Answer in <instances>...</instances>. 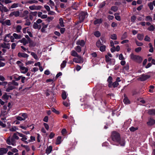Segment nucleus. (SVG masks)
<instances>
[{
  "mask_svg": "<svg viewBox=\"0 0 155 155\" xmlns=\"http://www.w3.org/2000/svg\"><path fill=\"white\" fill-rule=\"evenodd\" d=\"M18 56L19 57H23L24 58H28V55L25 53L19 52L18 54Z\"/></svg>",
  "mask_w": 155,
  "mask_h": 155,
  "instance_id": "15",
  "label": "nucleus"
},
{
  "mask_svg": "<svg viewBox=\"0 0 155 155\" xmlns=\"http://www.w3.org/2000/svg\"><path fill=\"white\" fill-rule=\"evenodd\" d=\"M124 98L123 100V101L124 103L126 104H129L130 101L128 98L125 96V95H124Z\"/></svg>",
  "mask_w": 155,
  "mask_h": 155,
  "instance_id": "26",
  "label": "nucleus"
},
{
  "mask_svg": "<svg viewBox=\"0 0 155 155\" xmlns=\"http://www.w3.org/2000/svg\"><path fill=\"white\" fill-rule=\"evenodd\" d=\"M111 138L114 143V145L117 146L120 145L122 146L125 145V140L123 138H120V134L118 133L115 131H113L111 133Z\"/></svg>",
  "mask_w": 155,
  "mask_h": 155,
  "instance_id": "1",
  "label": "nucleus"
},
{
  "mask_svg": "<svg viewBox=\"0 0 155 155\" xmlns=\"http://www.w3.org/2000/svg\"><path fill=\"white\" fill-rule=\"evenodd\" d=\"M100 48V51L102 52H103L105 50L106 46L104 45H103L101 46Z\"/></svg>",
  "mask_w": 155,
  "mask_h": 155,
  "instance_id": "44",
  "label": "nucleus"
},
{
  "mask_svg": "<svg viewBox=\"0 0 155 155\" xmlns=\"http://www.w3.org/2000/svg\"><path fill=\"white\" fill-rule=\"evenodd\" d=\"M87 14V12H81L80 14L79 18L81 21H83L84 20Z\"/></svg>",
  "mask_w": 155,
  "mask_h": 155,
  "instance_id": "10",
  "label": "nucleus"
},
{
  "mask_svg": "<svg viewBox=\"0 0 155 155\" xmlns=\"http://www.w3.org/2000/svg\"><path fill=\"white\" fill-rule=\"evenodd\" d=\"M38 2V1L36 0H29L27 1L28 4H32L33 3L37 4Z\"/></svg>",
  "mask_w": 155,
  "mask_h": 155,
  "instance_id": "31",
  "label": "nucleus"
},
{
  "mask_svg": "<svg viewBox=\"0 0 155 155\" xmlns=\"http://www.w3.org/2000/svg\"><path fill=\"white\" fill-rule=\"evenodd\" d=\"M62 97L63 100H65L67 97L65 91H63L62 94Z\"/></svg>",
  "mask_w": 155,
  "mask_h": 155,
  "instance_id": "45",
  "label": "nucleus"
},
{
  "mask_svg": "<svg viewBox=\"0 0 155 155\" xmlns=\"http://www.w3.org/2000/svg\"><path fill=\"white\" fill-rule=\"evenodd\" d=\"M11 151L13 153H15L14 155H19L18 153V151L17 149L15 148L12 149L11 150Z\"/></svg>",
  "mask_w": 155,
  "mask_h": 155,
  "instance_id": "42",
  "label": "nucleus"
},
{
  "mask_svg": "<svg viewBox=\"0 0 155 155\" xmlns=\"http://www.w3.org/2000/svg\"><path fill=\"white\" fill-rule=\"evenodd\" d=\"M85 43V41L83 40H78L77 41L76 43V44L77 45H80L82 47H83L84 46Z\"/></svg>",
  "mask_w": 155,
  "mask_h": 155,
  "instance_id": "12",
  "label": "nucleus"
},
{
  "mask_svg": "<svg viewBox=\"0 0 155 155\" xmlns=\"http://www.w3.org/2000/svg\"><path fill=\"white\" fill-rule=\"evenodd\" d=\"M42 7L40 5H33L29 6V8L31 10H40Z\"/></svg>",
  "mask_w": 155,
  "mask_h": 155,
  "instance_id": "6",
  "label": "nucleus"
},
{
  "mask_svg": "<svg viewBox=\"0 0 155 155\" xmlns=\"http://www.w3.org/2000/svg\"><path fill=\"white\" fill-rule=\"evenodd\" d=\"M2 23L3 25L8 26H10L11 25L10 20L8 19L4 21H2Z\"/></svg>",
  "mask_w": 155,
  "mask_h": 155,
  "instance_id": "17",
  "label": "nucleus"
},
{
  "mask_svg": "<svg viewBox=\"0 0 155 155\" xmlns=\"http://www.w3.org/2000/svg\"><path fill=\"white\" fill-rule=\"evenodd\" d=\"M21 28H22L21 25H18L17 26L16 28V32L17 33L20 32Z\"/></svg>",
  "mask_w": 155,
  "mask_h": 155,
  "instance_id": "39",
  "label": "nucleus"
},
{
  "mask_svg": "<svg viewBox=\"0 0 155 155\" xmlns=\"http://www.w3.org/2000/svg\"><path fill=\"white\" fill-rule=\"evenodd\" d=\"M130 57L131 60L139 63H141L143 60L141 56L134 55L133 53H131L130 54Z\"/></svg>",
  "mask_w": 155,
  "mask_h": 155,
  "instance_id": "2",
  "label": "nucleus"
},
{
  "mask_svg": "<svg viewBox=\"0 0 155 155\" xmlns=\"http://www.w3.org/2000/svg\"><path fill=\"white\" fill-rule=\"evenodd\" d=\"M59 24L60 25V26L62 27H64V22H63V19L62 18H60L59 19Z\"/></svg>",
  "mask_w": 155,
  "mask_h": 155,
  "instance_id": "41",
  "label": "nucleus"
},
{
  "mask_svg": "<svg viewBox=\"0 0 155 155\" xmlns=\"http://www.w3.org/2000/svg\"><path fill=\"white\" fill-rule=\"evenodd\" d=\"M41 27V26L40 25L38 24L36 22L34 23L33 25V27L34 29H40Z\"/></svg>",
  "mask_w": 155,
  "mask_h": 155,
  "instance_id": "21",
  "label": "nucleus"
},
{
  "mask_svg": "<svg viewBox=\"0 0 155 155\" xmlns=\"http://www.w3.org/2000/svg\"><path fill=\"white\" fill-rule=\"evenodd\" d=\"M154 29L155 28L154 26L153 25H151L148 28L147 30L150 31H153L154 30Z\"/></svg>",
  "mask_w": 155,
  "mask_h": 155,
  "instance_id": "52",
  "label": "nucleus"
},
{
  "mask_svg": "<svg viewBox=\"0 0 155 155\" xmlns=\"http://www.w3.org/2000/svg\"><path fill=\"white\" fill-rule=\"evenodd\" d=\"M19 115L17 117L16 119L20 121L24 120L28 117V115L26 113L21 114Z\"/></svg>",
  "mask_w": 155,
  "mask_h": 155,
  "instance_id": "4",
  "label": "nucleus"
},
{
  "mask_svg": "<svg viewBox=\"0 0 155 155\" xmlns=\"http://www.w3.org/2000/svg\"><path fill=\"white\" fill-rule=\"evenodd\" d=\"M18 132H16L15 133H14L12 137L14 138V139L15 140H18L19 139V137H18Z\"/></svg>",
  "mask_w": 155,
  "mask_h": 155,
  "instance_id": "29",
  "label": "nucleus"
},
{
  "mask_svg": "<svg viewBox=\"0 0 155 155\" xmlns=\"http://www.w3.org/2000/svg\"><path fill=\"white\" fill-rule=\"evenodd\" d=\"M73 60L74 62L77 63H82L83 62V58L80 55L76 58H74Z\"/></svg>",
  "mask_w": 155,
  "mask_h": 155,
  "instance_id": "5",
  "label": "nucleus"
},
{
  "mask_svg": "<svg viewBox=\"0 0 155 155\" xmlns=\"http://www.w3.org/2000/svg\"><path fill=\"white\" fill-rule=\"evenodd\" d=\"M10 15L12 16L14 15L15 17H18L20 15V13L19 11H15L11 13Z\"/></svg>",
  "mask_w": 155,
  "mask_h": 155,
  "instance_id": "22",
  "label": "nucleus"
},
{
  "mask_svg": "<svg viewBox=\"0 0 155 155\" xmlns=\"http://www.w3.org/2000/svg\"><path fill=\"white\" fill-rule=\"evenodd\" d=\"M6 126L5 122H3L2 121H0V126H1L2 128H4Z\"/></svg>",
  "mask_w": 155,
  "mask_h": 155,
  "instance_id": "56",
  "label": "nucleus"
},
{
  "mask_svg": "<svg viewBox=\"0 0 155 155\" xmlns=\"http://www.w3.org/2000/svg\"><path fill=\"white\" fill-rule=\"evenodd\" d=\"M18 135L20 137H22L21 139V140L22 141L26 144H28V141H26L27 140V136L19 133H18Z\"/></svg>",
  "mask_w": 155,
  "mask_h": 155,
  "instance_id": "8",
  "label": "nucleus"
},
{
  "mask_svg": "<svg viewBox=\"0 0 155 155\" xmlns=\"http://www.w3.org/2000/svg\"><path fill=\"white\" fill-rule=\"evenodd\" d=\"M61 136H58L57 137L56 140V144H59L61 143Z\"/></svg>",
  "mask_w": 155,
  "mask_h": 155,
  "instance_id": "30",
  "label": "nucleus"
},
{
  "mask_svg": "<svg viewBox=\"0 0 155 155\" xmlns=\"http://www.w3.org/2000/svg\"><path fill=\"white\" fill-rule=\"evenodd\" d=\"M135 42L137 46H141L143 45V44L142 43L139 42L137 41H136Z\"/></svg>",
  "mask_w": 155,
  "mask_h": 155,
  "instance_id": "63",
  "label": "nucleus"
},
{
  "mask_svg": "<svg viewBox=\"0 0 155 155\" xmlns=\"http://www.w3.org/2000/svg\"><path fill=\"white\" fill-rule=\"evenodd\" d=\"M20 42L23 44V45H26L28 43V42L26 39L25 38H23L20 41Z\"/></svg>",
  "mask_w": 155,
  "mask_h": 155,
  "instance_id": "32",
  "label": "nucleus"
},
{
  "mask_svg": "<svg viewBox=\"0 0 155 155\" xmlns=\"http://www.w3.org/2000/svg\"><path fill=\"white\" fill-rule=\"evenodd\" d=\"M154 88V86L153 85H150V89L149 90V91L150 93H153V89Z\"/></svg>",
  "mask_w": 155,
  "mask_h": 155,
  "instance_id": "60",
  "label": "nucleus"
},
{
  "mask_svg": "<svg viewBox=\"0 0 155 155\" xmlns=\"http://www.w3.org/2000/svg\"><path fill=\"white\" fill-rule=\"evenodd\" d=\"M13 77L16 81H18L21 79V76H19L17 74L14 75Z\"/></svg>",
  "mask_w": 155,
  "mask_h": 155,
  "instance_id": "33",
  "label": "nucleus"
},
{
  "mask_svg": "<svg viewBox=\"0 0 155 155\" xmlns=\"http://www.w3.org/2000/svg\"><path fill=\"white\" fill-rule=\"evenodd\" d=\"M112 77L111 76H109L107 80V81L109 83L108 86L109 87H112Z\"/></svg>",
  "mask_w": 155,
  "mask_h": 155,
  "instance_id": "20",
  "label": "nucleus"
},
{
  "mask_svg": "<svg viewBox=\"0 0 155 155\" xmlns=\"http://www.w3.org/2000/svg\"><path fill=\"white\" fill-rule=\"evenodd\" d=\"M71 56L75 57H77L79 56L77 53L74 50H72L71 51Z\"/></svg>",
  "mask_w": 155,
  "mask_h": 155,
  "instance_id": "27",
  "label": "nucleus"
},
{
  "mask_svg": "<svg viewBox=\"0 0 155 155\" xmlns=\"http://www.w3.org/2000/svg\"><path fill=\"white\" fill-rule=\"evenodd\" d=\"M138 129V128L137 127H130L129 129L132 132H134L135 130H137Z\"/></svg>",
  "mask_w": 155,
  "mask_h": 155,
  "instance_id": "55",
  "label": "nucleus"
},
{
  "mask_svg": "<svg viewBox=\"0 0 155 155\" xmlns=\"http://www.w3.org/2000/svg\"><path fill=\"white\" fill-rule=\"evenodd\" d=\"M18 128L16 126H12L9 129V130L10 131L14 132L15 131L17 130H18Z\"/></svg>",
  "mask_w": 155,
  "mask_h": 155,
  "instance_id": "35",
  "label": "nucleus"
},
{
  "mask_svg": "<svg viewBox=\"0 0 155 155\" xmlns=\"http://www.w3.org/2000/svg\"><path fill=\"white\" fill-rule=\"evenodd\" d=\"M150 77V76L146 74H143L141 75L138 79V80L141 81H143L146 80Z\"/></svg>",
  "mask_w": 155,
  "mask_h": 155,
  "instance_id": "7",
  "label": "nucleus"
},
{
  "mask_svg": "<svg viewBox=\"0 0 155 155\" xmlns=\"http://www.w3.org/2000/svg\"><path fill=\"white\" fill-rule=\"evenodd\" d=\"M10 34H7L6 35L4 38V41H5L8 42L10 41Z\"/></svg>",
  "mask_w": 155,
  "mask_h": 155,
  "instance_id": "24",
  "label": "nucleus"
},
{
  "mask_svg": "<svg viewBox=\"0 0 155 155\" xmlns=\"http://www.w3.org/2000/svg\"><path fill=\"white\" fill-rule=\"evenodd\" d=\"M31 54L32 56L35 59H38V57L36 54L34 52H31Z\"/></svg>",
  "mask_w": 155,
  "mask_h": 155,
  "instance_id": "48",
  "label": "nucleus"
},
{
  "mask_svg": "<svg viewBox=\"0 0 155 155\" xmlns=\"http://www.w3.org/2000/svg\"><path fill=\"white\" fill-rule=\"evenodd\" d=\"M127 37V33L125 32L122 35L121 38V39L122 40H124Z\"/></svg>",
  "mask_w": 155,
  "mask_h": 155,
  "instance_id": "40",
  "label": "nucleus"
},
{
  "mask_svg": "<svg viewBox=\"0 0 155 155\" xmlns=\"http://www.w3.org/2000/svg\"><path fill=\"white\" fill-rule=\"evenodd\" d=\"M21 146L24 147L26 150L28 152L30 150V149L28 146L21 144Z\"/></svg>",
  "mask_w": 155,
  "mask_h": 155,
  "instance_id": "49",
  "label": "nucleus"
},
{
  "mask_svg": "<svg viewBox=\"0 0 155 155\" xmlns=\"http://www.w3.org/2000/svg\"><path fill=\"white\" fill-rule=\"evenodd\" d=\"M136 19V17L135 16L133 15L131 16V21L134 22Z\"/></svg>",
  "mask_w": 155,
  "mask_h": 155,
  "instance_id": "64",
  "label": "nucleus"
},
{
  "mask_svg": "<svg viewBox=\"0 0 155 155\" xmlns=\"http://www.w3.org/2000/svg\"><path fill=\"white\" fill-rule=\"evenodd\" d=\"M35 137L34 136H31L30 137V140H28V143L32 142L35 140Z\"/></svg>",
  "mask_w": 155,
  "mask_h": 155,
  "instance_id": "62",
  "label": "nucleus"
},
{
  "mask_svg": "<svg viewBox=\"0 0 155 155\" xmlns=\"http://www.w3.org/2000/svg\"><path fill=\"white\" fill-rule=\"evenodd\" d=\"M9 96L7 95L6 94H4L2 97L3 99L6 100H8L9 98Z\"/></svg>",
  "mask_w": 155,
  "mask_h": 155,
  "instance_id": "54",
  "label": "nucleus"
},
{
  "mask_svg": "<svg viewBox=\"0 0 155 155\" xmlns=\"http://www.w3.org/2000/svg\"><path fill=\"white\" fill-rule=\"evenodd\" d=\"M29 13L28 11L25 10L22 12H21L20 14V16L21 17H25V18H28V15Z\"/></svg>",
  "mask_w": 155,
  "mask_h": 155,
  "instance_id": "11",
  "label": "nucleus"
},
{
  "mask_svg": "<svg viewBox=\"0 0 155 155\" xmlns=\"http://www.w3.org/2000/svg\"><path fill=\"white\" fill-rule=\"evenodd\" d=\"M53 147L52 146H50L49 147H48L46 149V153L48 154L51 153Z\"/></svg>",
  "mask_w": 155,
  "mask_h": 155,
  "instance_id": "19",
  "label": "nucleus"
},
{
  "mask_svg": "<svg viewBox=\"0 0 155 155\" xmlns=\"http://www.w3.org/2000/svg\"><path fill=\"white\" fill-rule=\"evenodd\" d=\"M63 105L66 107H68L70 106V104L69 100H67L65 101H64L63 102Z\"/></svg>",
  "mask_w": 155,
  "mask_h": 155,
  "instance_id": "28",
  "label": "nucleus"
},
{
  "mask_svg": "<svg viewBox=\"0 0 155 155\" xmlns=\"http://www.w3.org/2000/svg\"><path fill=\"white\" fill-rule=\"evenodd\" d=\"M115 18L117 21H120L121 20L120 16L119 15V14L117 13H115L114 14Z\"/></svg>",
  "mask_w": 155,
  "mask_h": 155,
  "instance_id": "34",
  "label": "nucleus"
},
{
  "mask_svg": "<svg viewBox=\"0 0 155 155\" xmlns=\"http://www.w3.org/2000/svg\"><path fill=\"white\" fill-rule=\"evenodd\" d=\"M7 143L9 145H12L13 146L16 145V141L12 137H9L6 140Z\"/></svg>",
  "mask_w": 155,
  "mask_h": 155,
  "instance_id": "3",
  "label": "nucleus"
},
{
  "mask_svg": "<svg viewBox=\"0 0 155 155\" xmlns=\"http://www.w3.org/2000/svg\"><path fill=\"white\" fill-rule=\"evenodd\" d=\"M112 86L114 87H115L118 86L119 85V83L117 81H115L112 84Z\"/></svg>",
  "mask_w": 155,
  "mask_h": 155,
  "instance_id": "58",
  "label": "nucleus"
},
{
  "mask_svg": "<svg viewBox=\"0 0 155 155\" xmlns=\"http://www.w3.org/2000/svg\"><path fill=\"white\" fill-rule=\"evenodd\" d=\"M66 63L67 61H66L64 60L63 61L61 65V68H64L66 65Z\"/></svg>",
  "mask_w": 155,
  "mask_h": 155,
  "instance_id": "50",
  "label": "nucleus"
},
{
  "mask_svg": "<svg viewBox=\"0 0 155 155\" xmlns=\"http://www.w3.org/2000/svg\"><path fill=\"white\" fill-rule=\"evenodd\" d=\"M155 123V120L153 119L150 118L149 119L148 121L147 122V124L148 125H152Z\"/></svg>",
  "mask_w": 155,
  "mask_h": 155,
  "instance_id": "18",
  "label": "nucleus"
},
{
  "mask_svg": "<svg viewBox=\"0 0 155 155\" xmlns=\"http://www.w3.org/2000/svg\"><path fill=\"white\" fill-rule=\"evenodd\" d=\"M111 38L113 40H116L117 39V36L116 34H114L111 35Z\"/></svg>",
  "mask_w": 155,
  "mask_h": 155,
  "instance_id": "57",
  "label": "nucleus"
},
{
  "mask_svg": "<svg viewBox=\"0 0 155 155\" xmlns=\"http://www.w3.org/2000/svg\"><path fill=\"white\" fill-rule=\"evenodd\" d=\"M94 35L97 37H99L101 36V33L99 31H97L94 32Z\"/></svg>",
  "mask_w": 155,
  "mask_h": 155,
  "instance_id": "47",
  "label": "nucleus"
},
{
  "mask_svg": "<svg viewBox=\"0 0 155 155\" xmlns=\"http://www.w3.org/2000/svg\"><path fill=\"white\" fill-rule=\"evenodd\" d=\"M144 37V35L143 34H138L137 35V38L138 40L141 41L143 40Z\"/></svg>",
  "mask_w": 155,
  "mask_h": 155,
  "instance_id": "37",
  "label": "nucleus"
},
{
  "mask_svg": "<svg viewBox=\"0 0 155 155\" xmlns=\"http://www.w3.org/2000/svg\"><path fill=\"white\" fill-rule=\"evenodd\" d=\"M47 4L50 6L51 8H53L54 6V2L51 0H50Z\"/></svg>",
  "mask_w": 155,
  "mask_h": 155,
  "instance_id": "36",
  "label": "nucleus"
},
{
  "mask_svg": "<svg viewBox=\"0 0 155 155\" xmlns=\"http://www.w3.org/2000/svg\"><path fill=\"white\" fill-rule=\"evenodd\" d=\"M2 48L9 49L10 48V45L9 43H3L1 44Z\"/></svg>",
  "mask_w": 155,
  "mask_h": 155,
  "instance_id": "13",
  "label": "nucleus"
},
{
  "mask_svg": "<svg viewBox=\"0 0 155 155\" xmlns=\"http://www.w3.org/2000/svg\"><path fill=\"white\" fill-rule=\"evenodd\" d=\"M19 4L18 3H14L10 7V8H14L18 7Z\"/></svg>",
  "mask_w": 155,
  "mask_h": 155,
  "instance_id": "53",
  "label": "nucleus"
},
{
  "mask_svg": "<svg viewBox=\"0 0 155 155\" xmlns=\"http://www.w3.org/2000/svg\"><path fill=\"white\" fill-rule=\"evenodd\" d=\"M21 72L22 73L25 74L28 71V68L23 66V64H22L19 65Z\"/></svg>",
  "mask_w": 155,
  "mask_h": 155,
  "instance_id": "9",
  "label": "nucleus"
},
{
  "mask_svg": "<svg viewBox=\"0 0 155 155\" xmlns=\"http://www.w3.org/2000/svg\"><path fill=\"white\" fill-rule=\"evenodd\" d=\"M148 6L149 7V8L151 10H152L153 9V5L152 2H151L148 3Z\"/></svg>",
  "mask_w": 155,
  "mask_h": 155,
  "instance_id": "51",
  "label": "nucleus"
},
{
  "mask_svg": "<svg viewBox=\"0 0 155 155\" xmlns=\"http://www.w3.org/2000/svg\"><path fill=\"white\" fill-rule=\"evenodd\" d=\"M8 150V149L7 148H1L0 149V155H2L3 154L6 153Z\"/></svg>",
  "mask_w": 155,
  "mask_h": 155,
  "instance_id": "16",
  "label": "nucleus"
},
{
  "mask_svg": "<svg viewBox=\"0 0 155 155\" xmlns=\"http://www.w3.org/2000/svg\"><path fill=\"white\" fill-rule=\"evenodd\" d=\"M118 9V7L116 6H113L111 7V10L114 12L117 11Z\"/></svg>",
  "mask_w": 155,
  "mask_h": 155,
  "instance_id": "59",
  "label": "nucleus"
},
{
  "mask_svg": "<svg viewBox=\"0 0 155 155\" xmlns=\"http://www.w3.org/2000/svg\"><path fill=\"white\" fill-rule=\"evenodd\" d=\"M102 20L101 18H98L96 19L94 22V24L95 25L97 24H100L102 23Z\"/></svg>",
  "mask_w": 155,
  "mask_h": 155,
  "instance_id": "23",
  "label": "nucleus"
},
{
  "mask_svg": "<svg viewBox=\"0 0 155 155\" xmlns=\"http://www.w3.org/2000/svg\"><path fill=\"white\" fill-rule=\"evenodd\" d=\"M149 46L150 49L149 50V51L150 52H152L153 51V48L152 45L151 43H149Z\"/></svg>",
  "mask_w": 155,
  "mask_h": 155,
  "instance_id": "43",
  "label": "nucleus"
},
{
  "mask_svg": "<svg viewBox=\"0 0 155 155\" xmlns=\"http://www.w3.org/2000/svg\"><path fill=\"white\" fill-rule=\"evenodd\" d=\"M8 86V87L6 90L7 92H9L10 91L12 90L15 88V87L11 84L10 82L9 83Z\"/></svg>",
  "mask_w": 155,
  "mask_h": 155,
  "instance_id": "14",
  "label": "nucleus"
},
{
  "mask_svg": "<svg viewBox=\"0 0 155 155\" xmlns=\"http://www.w3.org/2000/svg\"><path fill=\"white\" fill-rule=\"evenodd\" d=\"M154 109L149 110L148 111V114L151 115H154Z\"/></svg>",
  "mask_w": 155,
  "mask_h": 155,
  "instance_id": "46",
  "label": "nucleus"
},
{
  "mask_svg": "<svg viewBox=\"0 0 155 155\" xmlns=\"http://www.w3.org/2000/svg\"><path fill=\"white\" fill-rule=\"evenodd\" d=\"M75 50L78 52H80L81 51V48L79 46H77L74 48Z\"/></svg>",
  "mask_w": 155,
  "mask_h": 155,
  "instance_id": "38",
  "label": "nucleus"
},
{
  "mask_svg": "<svg viewBox=\"0 0 155 155\" xmlns=\"http://www.w3.org/2000/svg\"><path fill=\"white\" fill-rule=\"evenodd\" d=\"M13 35L15 39H20L22 37V36L21 35H18L15 33H14Z\"/></svg>",
  "mask_w": 155,
  "mask_h": 155,
  "instance_id": "25",
  "label": "nucleus"
},
{
  "mask_svg": "<svg viewBox=\"0 0 155 155\" xmlns=\"http://www.w3.org/2000/svg\"><path fill=\"white\" fill-rule=\"evenodd\" d=\"M96 45L97 46L98 48H99L101 46L102 44L100 40H98L97 42Z\"/></svg>",
  "mask_w": 155,
  "mask_h": 155,
  "instance_id": "61",
  "label": "nucleus"
}]
</instances>
